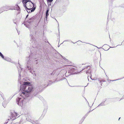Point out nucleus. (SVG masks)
<instances>
[{
    "label": "nucleus",
    "instance_id": "bb28decb",
    "mask_svg": "<svg viewBox=\"0 0 124 124\" xmlns=\"http://www.w3.org/2000/svg\"><path fill=\"white\" fill-rule=\"evenodd\" d=\"M40 100H42L43 99V98L41 96L39 95L38 96Z\"/></svg>",
    "mask_w": 124,
    "mask_h": 124
},
{
    "label": "nucleus",
    "instance_id": "f257e3e1",
    "mask_svg": "<svg viewBox=\"0 0 124 124\" xmlns=\"http://www.w3.org/2000/svg\"><path fill=\"white\" fill-rule=\"evenodd\" d=\"M20 70H18V73L19 76L18 78L19 84L20 85V90L21 91L22 94L20 96L18 97L16 99V102L19 106L22 107L23 105V101L26 98L31 97V93L33 91V87L31 86V83L28 82H24L22 85V78H21V72L22 68L20 67Z\"/></svg>",
    "mask_w": 124,
    "mask_h": 124
},
{
    "label": "nucleus",
    "instance_id": "4c0bfd02",
    "mask_svg": "<svg viewBox=\"0 0 124 124\" xmlns=\"http://www.w3.org/2000/svg\"><path fill=\"white\" fill-rule=\"evenodd\" d=\"M88 115V113H87L85 115L84 117L85 118L86 117V116Z\"/></svg>",
    "mask_w": 124,
    "mask_h": 124
},
{
    "label": "nucleus",
    "instance_id": "4be33fe9",
    "mask_svg": "<svg viewBox=\"0 0 124 124\" xmlns=\"http://www.w3.org/2000/svg\"><path fill=\"white\" fill-rule=\"evenodd\" d=\"M0 95L2 97L3 100H4V94L3 93H2L1 92H0Z\"/></svg>",
    "mask_w": 124,
    "mask_h": 124
},
{
    "label": "nucleus",
    "instance_id": "f03ea898",
    "mask_svg": "<svg viewBox=\"0 0 124 124\" xmlns=\"http://www.w3.org/2000/svg\"><path fill=\"white\" fill-rule=\"evenodd\" d=\"M32 44L33 45L32 47L31 48H27V49L30 50L28 51H30L31 54L29 56L26 58V59L27 61V65H26V69L32 74V69L31 67L33 65V63L37 64L38 63L37 62V57H38V54H36L37 51L39 50V48H38L37 46H35V43L33 42Z\"/></svg>",
    "mask_w": 124,
    "mask_h": 124
},
{
    "label": "nucleus",
    "instance_id": "69168bd1",
    "mask_svg": "<svg viewBox=\"0 0 124 124\" xmlns=\"http://www.w3.org/2000/svg\"><path fill=\"white\" fill-rule=\"evenodd\" d=\"M47 108H46V109H46L47 110Z\"/></svg>",
    "mask_w": 124,
    "mask_h": 124
},
{
    "label": "nucleus",
    "instance_id": "393cba45",
    "mask_svg": "<svg viewBox=\"0 0 124 124\" xmlns=\"http://www.w3.org/2000/svg\"><path fill=\"white\" fill-rule=\"evenodd\" d=\"M108 78H108V77H107V80H109V81H114L118 80V79H116V80H108ZM121 79V78L119 79L118 80H120V79Z\"/></svg>",
    "mask_w": 124,
    "mask_h": 124
},
{
    "label": "nucleus",
    "instance_id": "b1692460",
    "mask_svg": "<svg viewBox=\"0 0 124 124\" xmlns=\"http://www.w3.org/2000/svg\"><path fill=\"white\" fill-rule=\"evenodd\" d=\"M24 24L26 27L28 28H29V24H26V23L25 22L24 23Z\"/></svg>",
    "mask_w": 124,
    "mask_h": 124
},
{
    "label": "nucleus",
    "instance_id": "f8f14e48",
    "mask_svg": "<svg viewBox=\"0 0 124 124\" xmlns=\"http://www.w3.org/2000/svg\"><path fill=\"white\" fill-rule=\"evenodd\" d=\"M30 43L31 44V43H33V42H34V43H35L34 38L32 34H31V33H30Z\"/></svg>",
    "mask_w": 124,
    "mask_h": 124
},
{
    "label": "nucleus",
    "instance_id": "2f4dec72",
    "mask_svg": "<svg viewBox=\"0 0 124 124\" xmlns=\"http://www.w3.org/2000/svg\"><path fill=\"white\" fill-rule=\"evenodd\" d=\"M28 16H29V14H28L26 15V17L25 20V21H26V20H28L27 19V18L28 17Z\"/></svg>",
    "mask_w": 124,
    "mask_h": 124
},
{
    "label": "nucleus",
    "instance_id": "dca6fc26",
    "mask_svg": "<svg viewBox=\"0 0 124 124\" xmlns=\"http://www.w3.org/2000/svg\"><path fill=\"white\" fill-rule=\"evenodd\" d=\"M3 59L7 61L8 62H11V59L8 57H4Z\"/></svg>",
    "mask_w": 124,
    "mask_h": 124
},
{
    "label": "nucleus",
    "instance_id": "a19ab883",
    "mask_svg": "<svg viewBox=\"0 0 124 124\" xmlns=\"http://www.w3.org/2000/svg\"><path fill=\"white\" fill-rule=\"evenodd\" d=\"M90 78H91V79L92 80H96V79H92V78H91V77H90Z\"/></svg>",
    "mask_w": 124,
    "mask_h": 124
},
{
    "label": "nucleus",
    "instance_id": "338daca9",
    "mask_svg": "<svg viewBox=\"0 0 124 124\" xmlns=\"http://www.w3.org/2000/svg\"><path fill=\"white\" fill-rule=\"evenodd\" d=\"M58 31H59V28H58Z\"/></svg>",
    "mask_w": 124,
    "mask_h": 124
},
{
    "label": "nucleus",
    "instance_id": "864d4df0",
    "mask_svg": "<svg viewBox=\"0 0 124 124\" xmlns=\"http://www.w3.org/2000/svg\"><path fill=\"white\" fill-rule=\"evenodd\" d=\"M55 19L56 20V21L58 23V21L55 18Z\"/></svg>",
    "mask_w": 124,
    "mask_h": 124
},
{
    "label": "nucleus",
    "instance_id": "0e129e2a",
    "mask_svg": "<svg viewBox=\"0 0 124 124\" xmlns=\"http://www.w3.org/2000/svg\"><path fill=\"white\" fill-rule=\"evenodd\" d=\"M59 45H58V47H59Z\"/></svg>",
    "mask_w": 124,
    "mask_h": 124
},
{
    "label": "nucleus",
    "instance_id": "c756f323",
    "mask_svg": "<svg viewBox=\"0 0 124 124\" xmlns=\"http://www.w3.org/2000/svg\"><path fill=\"white\" fill-rule=\"evenodd\" d=\"M58 53L60 55L62 56V58H63L64 60H67V59H66V58H65L64 57L62 56L61 54H60L58 52Z\"/></svg>",
    "mask_w": 124,
    "mask_h": 124
},
{
    "label": "nucleus",
    "instance_id": "c9c22d12",
    "mask_svg": "<svg viewBox=\"0 0 124 124\" xmlns=\"http://www.w3.org/2000/svg\"><path fill=\"white\" fill-rule=\"evenodd\" d=\"M18 11V12L17 13V15L19 14L20 13V10H17Z\"/></svg>",
    "mask_w": 124,
    "mask_h": 124
},
{
    "label": "nucleus",
    "instance_id": "5701e85b",
    "mask_svg": "<svg viewBox=\"0 0 124 124\" xmlns=\"http://www.w3.org/2000/svg\"><path fill=\"white\" fill-rule=\"evenodd\" d=\"M38 92L39 91H36L33 94V96H35L38 93Z\"/></svg>",
    "mask_w": 124,
    "mask_h": 124
},
{
    "label": "nucleus",
    "instance_id": "58836bf2",
    "mask_svg": "<svg viewBox=\"0 0 124 124\" xmlns=\"http://www.w3.org/2000/svg\"><path fill=\"white\" fill-rule=\"evenodd\" d=\"M99 80V81L100 83H101V85H102V84H102L101 82H102V80H99H99Z\"/></svg>",
    "mask_w": 124,
    "mask_h": 124
},
{
    "label": "nucleus",
    "instance_id": "a878e982",
    "mask_svg": "<svg viewBox=\"0 0 124 124\" xmlns=\"http://www.w3.org/2000/svg\"><path fill=\"white\" fill-rule=\"evenodd\" d=\"M64 41H69V42H72V43H73L74 44L75 43H74V42H72V41L71 40H65V41H64L63 42H64Z\"/></svg>",
    "mask_w": 124,
    "mask_h": 124
},
{
    "label": "nucleus",
    "instance_id": "bf43d9fd",
    "mask_svg": "<svg viewBox=\"0 0 124 124\" xmlns=\"http://www.w3.org/2000/svg\"><path fill=\"white\" fill-rule=\"evenodd\" d=\"M93 110H91V111L90 110V112L91 111H93Z\"/></svg>",
    "mask_w": 124,
    "mask_h": 124
},
{
    "label": "nucleus",
    "instance_id": "79ce46f5",
    "mask_svg": "<svg viewBox=\"0 0 124 124\" xmlns=\"http://www.w3.org/2000/svg\"><path fill=\"white\" fill-rule=\"evenodd\" d=\"M23 80H24V81H27L26 79H25L24 78H23Z\"/></svg>",
    "mask_w": 124,
    "mask_h": 124
},
{
    "label": "nucleus",
    "instance_id": "2eb2a0df",
    "mask_svg": "<svg viewBox=\"0 0 124 124\" xmlns=\"http://www.w3.org/2000/svg\"><path fill=\"white\" fill-rule=\"evenodd\" d=\"M47 110H46V109H44V110L43 112V114H42L41 116L40 117V118H43V117L44 116L45 114L46 113V112Z\"/></svg>",
    "mask_w": 124,
    "mask_h": 124
},
{
    "label": "nucleus",
    "instance_id": "9d476101",
    "mask_svg": "<svg viewBox=\"0 0 124 124\" xmlns=\"http://www.w3.org/2000/svg\"><path fill=\"white\" fill-rule=\"evenodd\" d=\"M61 12L62 13H64L66 11L67 8L65 6H61L59 9Z\"/></svg>",
    "mask_w": 124,
    "mask_h": 124
},
{
    "label": "nucleus",
    "instance_id": "6e6d98bb",
    "mask_svg": "<svg viewBox=\"0 0 124 124\" xmlns=\"http://www.w3.org/2000/svg\"><path fill=\"white\" fill-rule=\"evenodd\" d=\"M46 41L47 42V40H46V41H45V42H46Z\"/></svg>",
    "mask_w": 124,
    "mask_h": 124
},
{
    "label": "nucleus",
    "instance_id": "aec40b11",
    "mask_svg": "<svg viewBox=\"0 0 124 124\" xmlns=\"http://www.w3.org/2000/svg\"><path fill=\"white\" fill-rule=\"evenodd\" d=\"M5 6V8H6V9L7 10H11L10 9V6H8V5H6Z\"/></svg>",
    "mask_w": 124,
    "mask_h": 124
},
{
    "label": "nucleus",
    "instance_id": "13d9d810",
    "mask_svg": "<svg viewBox=\"0 0 124 124\" xmlns=\"http://www.w3.org/2000/svg\"><path fill=\"white\" fill-rule=\"evenodd\" d=\"M77 86V87H80V86Z\"/></svg>",
    "mask_w": 124,
    "mask_h": 124
},
{
    "label": "nucleus",
    "instance_id": "9b49d317",
    "mask_svg": "<svg viewBox=\"0 0 124 124\" xmlns=\"http://www.w3.org/2000/svg\"><path fill=\"white\" fill-rule=\"evenodd\" d=\"M91 66H88L85 67L84 68H83L82 70V71L83 70L85 69H87L86 70V73H90L91 74V71L90 70V68Z\"/></svg>",
    "mask_w": 124,
    "mask_h": 124
},
{
    "label": "nucleus",
    "instance_id": "473e14b6",
    "mask_svg": "<svg viewBox=\"0 0 124 124\" xmlns=\"http://www.w3.org/2000/svg\"><path fill=\"white\" fill-rule=\"evenodd\" d=\"M85 118L84 117H83L81 119V121H82V122H83V121L84 120V119Z\"/></svg>",
    "mask_w": 124,
    "mask_h": 124
},
{
    "label": "nucleus",
    "instance_id": "0eeeda50",
    "mask_svg": "<svg viewBox=\"0 0 124 124\" xmlns=\"http://www.w3.org/2000/svg\"><path fill=\"white\" fill-rule=\"evenodd\" d=\"M77 68H75L72 67V66H70V67L69 68L68 70V73L70 74L69 75H70L74 74H77V73L75 71L76 70Z\"/></svg>",
    "mask_w": 124,
    "mask_h": 124
},
{
    "label": "nucleus",
    "instance_id": "412c9836",
    "mask_svg": "<svg viewBox=\"0 0 124 124\" xmlns=\"http://www.w3.org/2000/svg\"><path fill=\"white\" fill-rule=\"evenodd\" d=\"M0 56L2 59L4 58V56L0 52Z\"/></svg>",
    "mask_w": 124,
    "mask_h": 124
},
{
    "label": "nucleus",
    "instance_id": "3c124183",
    "mask_svg": "<svg viewBox=\"0 0 124 124\" xmlns=\"http://www.w3.org/2000/svg\"><path fill=\"white\" fill-rule=\"evenodd\" d=\"M115 47H110V48H114Z\"/></svg>",
    "mask_w": 124,
    "mask_h": 124
},
{
    "label": "nucleus",
    "instance_id": "20e7f679",
    "mask_svg": "<svg viewBox=\"0 0 124 124\" xmlns=\"http://www.w3.org/2000/svg\"><path fill=\"white\" fill-rule=\"evenodd\" d=\"M26 118L27 121L30 122L33 124H40L38 123L37 121L33 120L31 116L29 114L26 116Z\"/></svg>",
    "mask_w": 124,
    "mask_h": 124
},
{
    "label": "nucleus",
    "instance_id": "ea45409f",
    "mask_svg": "<svg viewBox=\"0 0 124 124\" xmlns=\"http://www.w3.org/2000/svg\"><path fill=\"white\" fill-rule=\"evenodd\" d=\"M47 18L48 17H45V20L46 21H47Z\"/></svg>",
    "mask_w": 124,
    "mask_h": 124
},
{
    "label": "nucleus",
    "instance_id": "423d86ee",
    "mask_svg": "<svg viewBox=\"0 0 124 124\" xmlns=\"http://www.w3.org/2000/svg\"><path fill=\"white\" fill-rule=\"evenodd\" d=\"M13 113V112L11 113V117L8 119L7 120V121L6 122L7 124L8 123V121L11 120V121H12L16 119V117L18 116V114L17 113L15 112L14 111Z\"/></svg>",
    "mask_w": 124,
    "mask_h": 124
},
{
    "label": "nucleus",
    "instance_id": "7ed1b4c3",
    "mask_svg": "<svg viewBox=\"0 0 124 124\" xmlns=\"http://www.w3.org/2000/svg\"><path fill=\"white\" fill-rule=\"evenodd\" d=\"M28 13L34 12L36 9V6L35 4L31 1L27 3L26 7H24Z\"/></svg>",
    "mask_w": 124,
    "mask_h": 124
},
{
    "label": "nucleus",
    "instance_id": "ddd939ff",
    "mask_svg": "<svg viewBox=\"0 0 124 124\" xmlns=\"http://www.w3.org/2000/svg\"><path fill=\"white\" fill-rule=\"evenodd\" d=\"M31 1L30 0H22V1L24 7H26V5L27 3H29Z\"/></svg>",
    "mask_w": 124,
    "mask_h": 124
},
{
    "label": "nucleus",
    "instance_id": "09e8293b",
    "mask_svg": "<svg viewBox=\"0 0 124 124\" xmlns=\"http://www.w3.org/2000/svg\"><path fill=\"white\" fill-rule=\"evenodd\" d=\"M50 85V84H48V85H47V86H49V85Z\"/></svg>",
    "mask_w": 124,
    "mask_h": 124
},
{
    "label": "nucleus",
    "instance_id": "5fc2aeb1",
    "mask_svg": "<svg viewBox=\"0 0 124 124\" xmlns=\"http://www.w3.org/2000/svg\"><path fill=\"white\" fill-rule=\"evenodd\" d=\"M122 43H121V45H118L117 46H118V45H122Z\"/></svg>",
    "mask_w": 124,
    "mask_h": 124
},
{
    "label": "nucleus",
    "instance_id": "c03bdc74",
    "mask_svg": "<svg viewBox=\"0 0 124 124\" xmlns=\"http://www.w3.org/2000/svg\"><path fill=\"white\" fill-rule=\"evenodd\" d=\"M11 62L13 63H15V62H13V61H12L11 60Z\"/></svg>",
    "mask_w": 124,
    "mask_h": 124
},
{
    "label": "nucleus",
    "instance_id": "72a5a7b5",
    "mask_svg": "<svg viewBox=\"0 0 124 124\" xmlns=\"http://www.w3.org/2000/svg\"><path fill=\"white\" fill-rule=\"evenodd\" d=\"M49 7H48V8H47L46 12H48L49 11Z\"/></svg>",
    "mask_w": 124,
    "mask_h": 124
},
{
    "label": "nucleus",
    "instance_id": "f3484780",
    "mask_svg": "<svg viewBox=\"0 0 124 124\" xmlns=\"http://www.w3.org/2000/svg\"><path fill=\"white\" fill-rule=\"evenodd\" d=\"M106 100V99L105 101L102 102H101L100 104L98 106V107L99 106H102L104 105H105V101Z\"/></svg>",
    "mask_w": 124,
    "mask_h": 124
},
{
    "label": "nucleus",
    "instance_id": "7c9ffc66",
    "mask_svg": "<svg viewBox=\"0 0 124 124\" xmlns=\"http://www.w3.org/2000/svg\"><path fill=\"white\" fill-rule=\"evenodd\" d=\"M16 19H15V20H13V22H14V23H15V24H17V23H16Z\"/></svg>",
    "mask_w": 124,
    "mask_h": 124
},
{
    "label": "nucleus",
    "instance_id": "774afa93",
    "mask_svg": "<svg viewBox=\"0 0 124 124\" xmlns=\"http://www.w3.org/2000/svg\"><path fill=\"white\" fill-rule=\"evenodd\" d=\"M22 78H23V76H22Z\"/></svg>",
    "mask_w": 124,
    "mask_h": 124
},
{
    "label": "nucleus",
    "instance_id": "4468645a",
    "mask_svg": "<svg viewBox=\"0 0 124 124\" xmlns=\"http://www.w3.org/2000/svg\"><path fill=\"white\" fill-rule=\"evenodd\" d=\"M8 102H7L6 100H5L3 101L2 102V106L4 108H5L7 106V104L8 103Z\"/></svg>",
    "mask_w": 124,
    "mask_h": 124
},
{
    "label": "nucleus",
    "instance_id": "c85d7f7f",
    "mask_svg": "<svg viewBox=\"0 0 124 124\" xmlns=\"http://www.w3.org/2000/svg\"><path fill=\"white\" fill-rule=\"evenodd\" d=\"M49 14L48 13V12H46L45 17H48V16H49Z\"/></svg>",
    "mask_w": 124,
    "mask_h": 124
},
{
    "label": "nucleus",
    "instance_id": "680f3d73",
    "mask_svg": "<svg viewBox=\"0 0 124 124\" xmlns=\"http://www.w3.org/2000/svg\"><path fill=\"white\" fill-rule=\"evenodd\" d=\"M7 124L6 123V122L5 123H4V124Z\"/></svg>",
    "mask_w": 124,
    "mask_h": 124
},
{
    "label": "nucleus",
    "instance_id": "cd10ccee",
    "mask_svg": "<svg viewBox=\"0 0 124 124\" xmlns=\"http://www.w3.org/2000/svg\"><path fill=\"white\" fill-rule=\"evenodd\" d=\"M47 2L48 4V7H49V6H51V3L52 2Z\"/></svg>",
    "mask_w": 124,
    "mask_h": 124
},
{
    "label": "nucleus",
    "instance_id": "e2e57ef3",
    "mask_svg": "<svg viewBox=\"0 0 124 124\" xmlns=\"http://www.w3.org/2000/svg\"><path fill=\"white\" fill-rule=\"evenodd\" d=\"M120 118H119V119H118V120H119L120 119Z\"/></svg>",
    "mask_w": 124,
    "mask_h": 124
},
{
    "label": "nucleus",
    "instance_id": "603ef678",
    "mask_svg": "<svg viewBox=\"0 0 124 124\" xmlns=\"http://www.w3.org/2000/svg\"><path fill=\"white\" fill-rule=\"evenodd\" d=\"M90 112V111H89L87 113H88V114Z\"/></svg>",
    "mask_w": 124,
    "mask_h": 124
},
{
    "label": "nucleus",
    "instance_id": "39448f33",
    "mask_svg": "<svg viewBox=\"0 0 124 124\" xmlns=\"http://www.w3.org/2000/svg\"><path fill=\"white\" fill-rule=\"evenodd\" d=\"M13 113V112L11 113V117L8 119L7 120V121L6 122L7 124L8 123V121L11 120V121H12L16 119V117L18 116V114L17 113L15 112L14 111Z\"/></svg>",
    "mask_w": 124,
    "mask_h": 124
},
{
    "label": "nucleus",
    "instance_id": "6e6552de",
    "mask_svg": "<svg viewBox=\"0 0 124 124\" xmlns=\"http://www.w3.org/2000/svg\"><path fill=\"white\" fill-rule=\"evenodd\" d=\"M37 16H34L31 18H30L28 20H26L25 22H27L29 24L31 23L32 22H33L34 21V20L36 21L38 19V18L37 19Z\"/></svg>",
    "mask_w": 124,
    "mask_h": 124
},
{
    "label": "nucleus",
    "instance_id": "1a4fd4ad",
    "mask_svg": "<svg viewBox=\"0 0 124 124\" xmlns=\"http://www.w3.org/2000/svg\"><path fill=\"white\" fill-rule=\"evenodd\" d=\"M10 7L11 8L10 9L12 10H19L20 9V7L17 4H16L15 6H10Z\"/></svg>",
    "mask_w": 124,
    "mask_h": 124
},
{
    "label": "nucleus",
    "instance_id": "a18cd8bd",
    "mask_svg": "<svg viewBox=\"0 0 124 124\" xmlns=\"http://www.w3.org/2000/svg\"><path fill=\"white\" fill-rule=\"evenodd\" d=\"M124 98V96H123V97H122V98L120 100H121L122 99H123Z\"/></svg>",
    "mask_w": 124,
    "mask_h": 124
},
{
    "label": "nucleus",
    "instance_id": "37998d69",
    "mask_svg": "<svg viewBox=\"0 0 124 124\" xmlns=\"http://www.w3.org/2000/svg\"><path fill=\"white\" fill-rule=\"evenodd\" d=\"M115 99H116V100H119V98H116Z\"/></svg>",
    "mask_w": 124,
    "mask_h": 124
},
{
    "label": "nucleus",
    "instance_id": "6ab92c4d",
    "mask_svg": "<svg viewBox=\"0 0 124 124\" xmlns=\"http://www.w3.org/2000/svg\"><path fill=\"white\" fill-rule=\"evenodd\" d=\"M5 8V6H3L2 7H1L0 8V14L2 12L3 10H4L5 9H4Z\"/></svg>",
    "mask_w": 124,
    "mask_h": 124
},
{
    "label": "nucleus",
    "instance_id": "8fccbe9b",
    "mask_svg": "<svg viewBox=\"0 0 124 124\" xmlns=\"http://www.w3.org/2000/svg\"><path fill=\"white\" fill-rule=\"evenodd\" d=\"M17 32H18V34H19V32H18V30H17Z\"/></svg>",
    "mask_w": 124,
    "mask_h": 124
},
{
    "label": "nucleus",
    "instance_id": "e433bc0d",
    "mask_svg": "<svg viewBox=\"0 0 124 124\" xmlns=\"http://www.w3.org/2000/svg\"><path fill=\"white\" fill-rule=\"evenodd\" d=\"M53 0H47V2H52Z\"/></svg>",
    "mask_w": 124,
    "mask_h": 124
},
{
    "label": "nucleus",
    "instance_id": "de8ad7c7",
    "mask_svg": "<svg viewBox=\"0 0 124 124\" xmlns=\"http://www.w3.org/2000/svg\"><path fill=\"white\" fill-rule=\"evenodd\" d=\"M109 1L111 2V1H113V0H108Z\"/></svg>",
    "mask_w": 124,
    "mask_h": 124
},
{
    "label": "nucleus",
    "instance_id": "052dcab7",
    "mask_svg": "<svg viewBox=\"0 0 124 124\" xmlns=\"http://www.w3.org/2000/svg\"><path fill=\"white\" fill-rule=\"evenodd\" d=\"M79 41L82 42L81 41H78V42H79Z\"/></svg>",
    "mask_w": 124,
    "mask_h": 124
},
{
    "label": "nucleus",
    "instance_id": "a211bd4d",
    "mask_svg": "<svg viewBox=\"0 0 124 124\" xmlns=\"http://www.w3.org/2000/svg\"><path fill=\"white\" fill-rule=\"evenodd\" d=\"M46 86H45V85H42L41 86H39V89L40 91H41Z\"/></svg>",
    "mask_w": 124,
    "mask_h": 124
},
{
    "label": "nucleus",
    "instance_id": "49530a36",
    "mask_svg": "<svg viewBox=\"0 0 124 124\" xmlns=\"http://www.w3.org/2000/svg\"><path fill=\"white\" fill-rule=\"evenodd\" d=\"M102 82H106V81L105 80H102Z\"/></svg>",
    "mask_w": 124,
    "mask_h": 124
},
{
    "label": "nucleus",
    "instance_id": "f704fd0d",
    "mask_svg": "<svg viewBox=\"0 0 124 124\" xmlns=\"http://www.w3.org/2000/svg\"><path fill=\"white\" fill-rule=\"evenodd\" d=\"M54 71H53L52 73L49 74V75L50 76L53 75L54 74H54L53 73Z\"/></svg>",
    "mask_w": 124,
    "mask_h": 124
},
{
    "label": "nucleus",
    "instance_id": "4d7b16f0",
    "mask_svg": "<svg viewBox=\"0 0 124 124\" xmlns=\"http://www.w3.org/2000/svg\"><path fill=\"white\" fill-rule=\"evenodd\" d=\"M58 28H59V24H58Z\"/></svg>",
    "mask_w": 124,
    "mask_h": 124
}]
</instances>
